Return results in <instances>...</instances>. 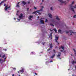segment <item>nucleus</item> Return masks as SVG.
<instances>
[{"label": "nucleus", "instance_id": "obj_1", "mask_svg": "<svg viewBox=\"0 0 76 76\" xmlns=\"http://www.w3.org/2000/svg\"><path fill=\"white\" fill-rule=\"evenodd\" d=\"M42 9H41L40 10H39V11H35V12H33V14L34 13L35 14H36V13H39V15H41V13L39 12H41V11H42V9L43 8H44V7L42 6Z\"/></svg>", "mask_w": 76, "mask_h": 76}, {"label": "nucleus", "instance_id": "obj_2", "mask_svg": "<svg viewBox=\"0 0 76 76\" xmlns=\"http://www.w3.org/2000/svg\"><path fill=\"white\" fill-rule=\"evenodd\" d=\"M58 1H60L61 4H67V2L66 1H64L63 0H58Z\"/></svg>", "mask_w": 76, "mask_h": 76}, {"label": "nucleus", "instance_id": "obj_3", "mask_svg": "<svg viewBox=\"0 0 76 76\" xmlns=\"http://www.w3.org/2000/svg\"><path fill=\"white\" fill-rule=\"evenodd\" d=\"M70 6V9L72 10L73 12L74 13H75V11L74 10V9H73V7H74V8H75V9H76V5L74 7L72 6V5H71Z\"/></svg>", "mask_w": 76, "mask_h": 76}, {"label": "nucleus", "instance_id": "obj_4", "mask_svg": "<svg viewBox=\"0 0 76 76\" xmlns=\"http://www.w3.org/2000/svg\"><path fill=\"white\" fill-rule=\"evenodd\" d=\"M8 5H6L5 8H4V10H6V11H7V9H9V10H10V6H9V7H8Z\"/></svg>", "mask_w": 76, "mask_h": 76}, {"label": "nucleus", "instance_id": "obj_5", "mask_svg": "<svg viewBox=\"0 0 76 76\" xmlns=\"http://www.w3.org/2000/svg\"><path fill=\"white\" fill-rule=\"evenodd\" d=\"M5 56V54L3 55V53H2L0 55V57H1V58H4Z\"/></svg>", "mask_w": 76, "mask_h": 76}, {"label": "nucleus", "instance_id": "obj_6", "mask_svg": "<svg viewBox=\"0 0 76 76\" xmlns=\"http://www.w3.org/2000/svg\"><path fill=\"white\" fill-rule=\"evenodd\" d=\"M58 39V37H56V36H55V41L56 42H57L58 44H59V43L57 41V40Z\"/></svg>", "mask_w": 76, "mask_h": 76}, {"label": "nucleus", "instance_id": "obj_7", "mask_svg": "<svg viewBox=\"0 0 76 76\" xmlns=\"http://www.w3.org/2000/svg\"><path fill=\"white\" fill-rule=\"evenodd\" d=\"M69 32L71 33V34H70V35H72V34H76V32H73V31H72V30H70Z\"/></svg>", "mask_w": 76, "mask_h": 76}, {"label": "nucleus", "instance_id": "obj_8", "mask_svg": "<svg viewBox=\"0 0 76 76\" xmlns=\"http://www.w3.org/2000/svg\"><path fill=\"white\" fill-rule=\"evenodd\" d=\"M19 19H22L23 18V14H20V15L19 16Z\"/></svg>", "mask_w": 76, "mask_h": 76}, {"label": "nucleus", "instance_id": "obj_9", "mask_svg": "<svg viewBox=\"0 0 76 76\" xmlns=\"http://www.w3.org/2000/svg\"><path fill=\"white\" fill-rule=\"evenodd\" d=\"M58 54L57 55V57H60V56L61 55V53L60 52H58Z\"/></svg>", "mask_w": 76, "mask_h": 76}, {"label": "nucleus", "instance_id": "obj_10", "mask_svg": "<svg viewBox=\"0 0 76 76\" xmlns=\"http://www.w3.org/2000/svg\"><path fill=\"white\" fill-rule=\"evenodd\" d=\"M33 17V16H30L29 17H28V18H29V20H32V18Z\"/></svg>", "mask_w": 76, "mask_h": 76}, {"label": "nucleus", "instance_id": "obj_11", "mask_svg": "<svg viewBox=\"0 0 76 76\" xmlns=\"http://www.w3.org/2000/svg\"><path fill=\"white\" fill-rule=\"evenodd\" d=\"M64 47L63 46H61V47L59 48V49H60V50H61V49H62V50H64Z\"/></svg>", "mask_w": 76, "mask_h": 76}, {"label": "nucleus", "instance_id": "obj_12", "mask_svg": "<svg viewBox=\"0 0 76 76\" xmlns=\"http://www.w3.org/2000/svg\"><path fill=\"white\" fill-rule=\"evenodd\" d=\"M26 3L25 2V1H23L22 2V4H23V5L24 6V5H25L26 4Z\"/></svg>", "mask_w": 76, "mask_h": 76}, {"label": "nucleus", "instance_id": "obj_13", "mask_svg": "<svg viewBox=\"0 0 76 76\" xmlns=\"http://www.w3.org/2000/svg\"><path fill=\"white\" fill-rule=\"evenodd\" d=\"M25 69L23 68L21 70H20V72H21V73H23V71H24Z\"/></svg>", "mask_w": 76, "mask_h": 76}, {"label": "nucleus", "instance_id": "obj_14", "mask_svg": "<svg viewBox=\"0 0 76 76\" xmlns=\"http://www.w3.org/2000/svg\"><path fill=\"white\" fill-rule=\"evenodd\" d=\"M0 63H1V64H2L3 63V59H0Z\"/></svg>", "mask_w": 76, "mask_h": 76}, {"label": "nucleus", "instance_id": "obj_15", "mask_svg": "<svg viewBox=\"0 0 76 76\" xmlns=\"http://www.w3.org/2000/svg\"><path fill=\"white\" fill-rule=\"evenodd\" d=\"M6 1V0H4L2 1L0 3V5H1V4H2V3H4V1Z\"/></svg>", "mask_w": 76, "mask_h": 76}, {"label": "nucleus", "instance_id": "obj_16", "mask_svg": "<svg viewBox=\"0 0 76 76\" xmlns=\"http://www.w3.org/2000/svg\"><path fill=\"white\" fill-rule=\"evenodd\" d=\"M19 3H20V2L18 3L17 5H16V7H19Z\"/></svg>", "mask_w": 76, "mask_h": 76}, {"label": "nucleus", "instance_id": "obj_17", "mask_svg": "<svg viewBox=\"0 0 76 76\" xmlns=\"http://www.w3.org/2000/svg\"><path fill=\"white\" fill-rule=\"evenodd\" d=\"M52 23H53V24H55L56 26H57V25H56V23H57L55 21H52Z\"/></svg>", "mask_w": 76, "mask_h": 76}, {"label": "nucleus", "instance_id": "obj_18", "mask_svg": "<svg viewBox=\"0 0 76 76\" xmlns=\"http://www.w3.org/2000/svg\"><path fill=\"white\" fill-rule=\"evenodd\" d=\"M76 62L75 61H73L72 62V64H76Z\"/></svg>", "mask_w": 76, "mask_h": 76}, {"label": "nucleus", "instance_id": "obj_19", "mask_svg": "<svg viewBox=\"0 0 76 76\" xmlns=\"http://www.w3.org/2000/svg\"><path fill=\"white\" fill-rule=\"evenodd\" d=\"M48 15L49 18H52V15H51V14H48Z\"/></svg>", "mask_w": 76, "mask_h": 76}, {"label": "nucleus", "instance_id": "obj_20", "mask_svg": "<svg viewBox=\"0 0 76 76\" xmlns=\"http://www.w3.org/2000/svg\"><path fill=\"white\" fill-rule=\"evenodd\" d=\"M56 19L58 20H60V18H58V16H56Z\"/></svg>", "mask_w": 76, "mask_h": 76}, {"label": "nucleus", "instance_id": "obj_21", "mask_svg": "<svg viewBox=\"0 0 76 76\" xmlns=\"http://www.w3.org/2000/svg\"><path fill=\"white\" fill-rule=\"evenodd\" d=\"M55 54H53L52 56L50 57V58H54V57H55Z\"/></svg>", "mask_w": 76, "mask_h": 76}, {"label": "nucleus", "instance_id": "obj_22", "mask_svg": "<svg viewBox=\"0 0 76 76\" xmlns=\"http://www.w3.org/2000/svg\"><path fill=\"white\" fill-rule=\"evenodd\" d=\"M40 20L41 23L44 24V20Z\"/></svg>", "mask_w": 76, "mask_h": 76}, {"label": "nucleus", "instance_id": "obj_23", "mask_svg": "<svg viewBox=\"0 0 76 76\" xmlns=\"http://www.w3.org/2000/svg\"><path fill=\"white\" fill-rule=\"evenodd\" d=\"M50 48H51L53 47V46H52V44H51L50 45Z\"/></svg>", "mask_w": 76, "mask_h": 76}, {"label": "nucleus", "instance_id": "obj_24", "mask_svg": "<svg viewBox=\"0 0 76 76\" xmlns=\"http://www.w3.org/2000/svg\"><path fill=\"white\" fill-rule=\"evenodd\" d=\"M53 30H54V31H55V32L56 33L57 32V30L56 29V28H54Z\"/></svg>", "mask_w": 76, "mask_h": 76}, {"label": "nucleus", "instance_id": "obj_25", "mask_svg": "<svg viewBox=\"0 0 76 76\" xmlns=\"http://www.w3.org/2000/svg\"><path fill=\"white\" fill-rule=\"evenodd\" d=\"M52 37V33H51L50 34L49 37V38H50V37Z\"/></svg>", "mask_w": 76, "mask_h": 76}, {"label": "nucleus", "instance_id": "obj_26", "mask_svg": "<svg viewBox=\"0 0 76 76\" xmlns=\"http://www.w3.org/2000/svg\"><path fill=\"white\" fill-rule=\"evenodd\" d=\"M50 25H51V26H54V25H53V24L52 23H50Z\"/></svg>", "mask_w": 76, "mask_h": 76}, {"label": "nucleus", "instance_id": "obj_27", "mask_svg": "<svg viewBox=\"0 0 76 76\" xmlns=\"http://www.w3.org/2000/svg\"><path fill=\"white\" fill-rule=\"evenodd\" d=\"M31 54H35V52H32L31 53Z\"/></svg>", "mask_w": 76, "mask_h": 76}, {"label": "nucleus", "instance_id": "obj_28", "mask_svg": "<svg viewBox=\"0 0 76 76\" xmlns=\"http://www.w3.org/2000/svg\"><path fill=\"white\" fill-rule=\"evenodd\" d=\"M6 58H4V61H3V62H4V61H6Z\"/></svg>", "mask_w": 76, "mask_h": 76}, {"label": "nucleus", "instance_id": "obj_29", "mask_svg": "<svg viewBox=\"0 0 76 76\" xmlns=\"http://www.w3.org/2000/svg\"><path fill=\"white\" fill-rule=\"evenodd\" d=\"M56 53V50H53V53Z\"/></svg>", "mask_w": 76, "mask_h": 76}, {"label": "nucleus", "instance_id": "obj_30", "mask_svg": "<svg viewBox=\"0 0 76 76\" xmlns=\"http://www.w3.org/2000/svg\"><path fill=\"white\" fill-rule=\"evenodd\" d=\"M13 69L14 70H16V68H13Z\"/></svg>", "mask_w": 76, "mask_h": 76}, {"label": "nucleus", "instance_id": "obj_31", "mask_svg": "<svg viewBox=\"0 0 76 76\" xmlns=\"http://www.w3.org/2000/svg\"><path fill=\"white\" fill-rule=\"evenodd\" d=\"M58 32H61V30H59L58 31Z\"/></svg>", "mask_w": 76, "mask_h": 76}, {"label": "nucleus", "instance_id": "obj_32", "mask_svg": "<svg viewBox=\"0 0 76 76\" xmlns=\"http://www.w3.org/2000/svg\"><path fill=\"white\" fill-rule=\"evenodd\" d=\"M74 3H75V2L72 1V4H74Z\"/></svg>", "mask_w": 76, "mask_h": 76}, {"label": "nucleus", "instance_id": "obj_33", "mask_svg": "<svg viewBox=\"0 0 76 76\" xmlns=\"http://www.w3.org/2000/svg\"><path fill=\"white\" fill-rule=\"evenodd\" d=\"M48 20H47V19H46L45 22H48Z\"/></svg>", "mask_w": 76, "mask_h": 76}, {"label": "nucleus", "instance_id": "obj_34", "mask_svg": "<svg viewBox=\"0 0 76 76\" xmlns=\"http://www.w3.org/2000/svg\"><path fill=\"white\" fill-rule=\"evenodd\" d=\"M45 42H44V43H42V45H44V44H45Z\"/></svg>", "mask_w": 76, "mask_h": 76}, {"label": "nucleus", "instance_id": "obj_35", "mask_svg": "<svg viewBox=\"0 0 76 76\" xmlns=\"http://www.w3.org/2000/svg\"><path fill=\"white\" fill-rule=\"evenodd\" d=\"M50 10H53V7H50Z\"/></svg>", "mask_w": 76, "mask_h": 76}, {"label": "nucleus", "instance_id": "obj_36", "mask_svg": "<svg viewBox=\"0 0 76 76\" xmlns=\"http://www.w3.org/2000/svg\"><path fill=\"white\" fill-rule=\"evenodd\" d=\"M18 12H19V11H17V16H18Z\"/></svg>", "mask_w": 76, "mask_h": 76}, {"label": "nucleus", "instance_id": "obj_37", "mask_svg": "<svg viewBox=\"0 0 76 76\" xmlns=\"http://www.w3.org/2000/svg\"><path fill=\"white\" fill-rule=\"evenodd\" d=\"M46 64H48V62H46Z\"/></svg>", "mask_w": 76, "mask_h": 76}, {"label": "nucleus", "instance_id": "obj_38", "mask_svg": "<svg viewBox=\"0 0 76 76\" xmlns=\"http://www.w3.org/2000/svg\"><path fill=\"white\" fill-rule=\"evenodd\" d=\"M68 33H69V31H66V34H68Z\"/></svg>", "mask_w": 76, "mask_h": 76}, {"label": "nucleus", "instance_id": "obj_39", "mask_svg": "<svg viewBox=\"0 0 76 76\" xmlns=\"http://www.w3.org/2000/svg\"><path fill=\"white\" fill-rule=\"evenodd\" d=\"M17 19H18V22H19V20H20V19H18L17 18Z\"/></svg>", "mask_w": 76, "mask_h": 76}, {"label": "nucleus", "instance_id": "obj_40", "mask_svg": "<svg viewBox=\"0 0 76 76\" xmlns=\"http://www.w3.org/2000/svg\"><path fill=\"white\" fill-rule=\"evenodd\" d=\"M50 63H52L53 62V61H50Z\"/></svg>", "mask_w": 76, "mask_h": 76}, {"label": "nucleus", "instance_id": "obj_41", "mask_svg": "<svg viewBox=\"0 0 76 76\" xmlns=\"http://www.w3.org/2000/svg\"><path fill=\"white\" fill-rule=\"evenodd\" d=\"M49 50H50V48H49V49H48V50H47V51H49Z\"/></svg>", "mask_w": 76, "mask_h": 76}, {"label": "nucleus", "instance_id": "obj_42", "mask_svg": "<svg viewBox=\"0 0 76 76\" xmlns=\"http://www.w3.org/2000/svg\"><path fill=\"white\" fill-rule=\"evenodd\" d=\"M27 3H28V4H29V3H30V2H29V1H28L27 2Z\"/></svg>", "mask_w": 76, "mask_h": 76}, {"label": "nucleus", "instance_id": "obj_43", "mask_svg": "<svg viewBox=\"0 0 76 76\" xmlns=\"http://www.w3.org/2000/svg\"><path fill=\"white\" fill-rule=\"evenodd\" d=\"M35 75H37V73H34Z\"/></svg>", "mask_w": 76, "mask_h": 76}, {"label": "nucleus", "instance_id": "obj_44", "mask_svg": "<svg viewBox=\"0 0 76 76\" xmlns=\"http://www.w3.org/2000/svg\"><path fill=\"white\" fill-rule=\"evenodd\" d=\"M34 8L35 9H37V7H34Z\"/></svg>", "mask_w": 76, "mask_h": 76}, {"label": "nucleus", "instance_id": "obj_45", "mask_svg": "<svg viewBox=\"0 0 76 76\" xmlns=\"http://www.w3.org/2000/svg\"><path fill=\"white\" fill-rule=\"evenodd\" d=\"M29 8H27V11H28V10H29Z\"/></svg>", "mask_w": 76, "mask_h": 76}, {"label": "nucleus", "instance_id": "obj_46", "mask_svg": "<svg viewBox=\"0 0 76 76\" xmlns=\"http://www.w3.org/2000/svg\"><path fill=\"white\" fill-rule=\"evenodd\" d=\"M60 50L61 52H63V50Z\"/></svg>", "mask_w": 76, "mask_h": 76}, {"label": "nucleus", "instance_id": "obj_47", "mask_svg": "<svg viewBox=\"0 0 76 76\" xmlns=\"http://www.w3.org/2000/svg\"><path fill=\"white\" fill-rule=\"evenodd\" d=\"M6 4H4V6H6Z\"/></svg>", "mask_w": 76, "mask_h": 76}, {"label": "nucleus", "instance_id": "obj_48", "mask_svg": "<svg viewBox=\"0 0 76 76\" xmlns=\"http://www.w3.org/2000/svg\"><path fill=\"white\" fill-rule=\"evenodd\" d=\"M4 51H7V49H4Z\"/></svg>", "mask_w": 76, "mask_h": 76}, {"label": "nucleus", "instance_id": "obj_49", "mask_svg": "<svg viewBox=\"0 0 76 76\" xmlns=\"http://www.w3.org/2000/svg\"><path fill=\"white\" fill-rule=\"evenodd\" d=\"M15 76V75L14 74H13L12 75V76Z\"/></svg>", "mask_w": 76, "mask_h": 76}, {"label": "nucleus", "instance_id": "obj_50", "mask_svg": "<svg viewBox=\"0 0 76 76\" xmlns=\"http://www.w3.org/2000/svg\"><path fill=\"white\" fill-rule=\"evenodd\" d=\"M70 0H67V1H69Z\"/></svg>", "mask_w": 76, "mask_h": 76}, {"label": "nucleus", "instance_id": "obj_51", "mask_svg": "<svg viewBox=\"0 0 76 76\" xmlns=\"http://www.w3.org/2000/svg\"><path fill=\"white\" fill-rule=\"evenodd\" d=\"M72 76H74V74H73V75H72Z\"/></svg>", "mask_w": 76, "mask_h": 76}, {"label": "nucleus", "instance_id": "obj_52", "mask_svg": "<svg viewBox=\"0 0 76 76\" xmlns=\"http://www.w3.org/2000/svg\"><path fill=\"white\" fill-rule=\"evenodd\" d=\"M42 1H44V0H42Z\"/></svg>", "mask_w": 76, "mask_h": 76}, {"label": "nucleus", "instance_id": "obj_53", "mask_svg": "<svg viewBox=\"0 0 76 76\" xmlns=\"http://www.w3.org/2000/svg\"><path fill=\"white\" fill-rule=\"evenodd\" d=\"M15 18H14V20H15Z\"/></svg>", "mask_w": 76, "mask_h": 76}, {"label": "nucleus", "instance_id": "obj_54", "mask_svg": "<svg viewBox=\"0 0 76 76\" xmlns=\"http://www.w3.org/2000/svg\"><path fill=\"white\" fill-rule=\"evenodd\" d=\"M18 73H19V71H18Z\"/></svg>", "mask_w": 76, "mask_h": 76}, {"label": "nucleus", "instance_id": "obj_55", "mask_svg": "<svg viewBox=\"0 0 76 76\" xmlns=\"http://www.w3.org/2000/svg\"><path fill=\"white\" fill-rule=\"evenodd\" d=\"M38 18H39V16L37 17Z\"/></svg>", "mask_w": 76, "mask_h": 76}, {"label": "nucleus", "instance_id": "obj_56", "mask_svg": "<svg viewBox=\"0 0 76 76\" xmlns=\"http://www.w3.org/2000/svg\"><path fill=\"white\" fill-rule=\"evenodd\" d=\"M70 70V69H68V70Z\"/></svg>", "mask_w": 76, "mask_h": 76}, {"label": "nucleus", "instance_id": "obj_57", "mask_svg": "<svg viewBox=\"0 0 76 76\" xmlns=\"http://www.w3.org/2000/svg\"><path fill=\"white\" fill-rule=\"evenodd\" d=\"M18 76H20V75H19Z\"/></svg>", "mask_w": 76, "mask_h": 76}, {"label": "nucleus", "instance_id": "obj_58", "mask_svg": "<svg viewBox=\"0 0 76 76\" xmlns=\"http://www.w3.org/2000/svg\"><path fill=\"white\" fill-rule=\"evenodd\" d=\"M51 39H52V37H51Z\"/></svg>", "mask_w": 76, "mask_h": 76}, {"label": "nucleus", "instance_id": "obj_59", "mask_svg": "<svg viewBox=\"0 0 76 76\" xmlns=\"http://www.w3.org/2000/svg\"><path fill=\"white\" fill-rule=\"evenodd\" d=\"M50 31H51V30H50Z\"/></svg>", "mask_w": 76, "mask_h": 76}, {"label": "nucleus", "instance_id": "obj_60", "mask_svg": "<svg viewBox=\"0 0 76 76\" xmlns=\"http://www.w3.org/2000/svg\"><path fill=\"white\" fill-rule=\"evenodd\" d=\"M69 67H70V68H71V66H70Z\"/></svg>", "mask_w": 76, "mask_h": 76}, {"label": "nucleus", "instance_id": "obj_61", "mask_svg": "<svg viewBox=\"0 0 76 76\" xmlns=\"http://www.w3.org/2000/svg\"><path fill=\"white\" fill-rule=\"evenodd\" d=\"M75 76H76V75H75Z\"/></svg>", "mask_w": 76, "mask_h": 76}]
</instances>
